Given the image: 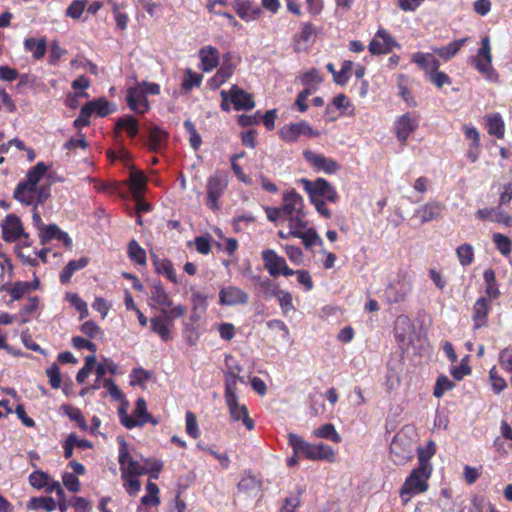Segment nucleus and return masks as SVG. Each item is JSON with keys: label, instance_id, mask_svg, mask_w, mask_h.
<instances>
[{"label": "nucleus", "instance_id": "393cba45", "mask_svg": "<svg viewBox=\"0 0 512 512\" xmlns=\"http://www.w3.org/2000/svg\"><path fill=\"white\" fill-rule=\"evenodd\" d=\"M39 237L42 244H46L52 239H56L62 241L63 244L68 248L72 246V239L56 224L45 225L39 232Z\"/></svg>", "mask_w": 512, "mask_h": 512}, {"label": "nucleus", "instance_id": "7c9ffc66", "mask_svg": "<svg viewBox=\"0 0 512 512\" xmlns=\"http://www.w3.org/2000/svg\"><path fill=\"white\" fill-rule=\"evenodd\" d=\"M23 45L25 51L30 52L35 60H40L45 56L47 50V41L45 37L39 40L34 37L26 38Z\"/></svg>", "mask_w": 512, "mask_h": 512}, {"label": "nucleus", "instance_id": "4d7b16f0", "mask_svg": "<svg viewBox=\"0 0 512 512\" xmlns=\"http://www.w3.org/2000/svg\"><path fill=\"white\" fill-rule=\"evenodd\" d=\"M128 255L132 261L139 265L146 264V252L139 244L132 240L128 246Z\"/></svg>", "mask_w": 512, "mask_h": 512}, {"label": "nucleus", "instance_id": "79ce46f5", "mask_svg": "<svg viewBox=\"0 0 512 512\" xmlns=\"http://www.w3.org/2000/svg\"><path fill=\"white\" fill-rule=\"evenodd\" d=\"M313 436L321 439L331 440L334 443L341 442V436L336 431L335 426L331 423H326L313 431Z\"/></svg>", "mask_w": 512, "mask_h": 512}, {"label": "nucleus", "instance_id": "6e6d98bb", "mask_svg": "<svg viewBox=\"0 0 512 512\" xmlns=\"http://www.w3.org/2000/svg\"><path fill=\"white\" fill-rule=\"evenodd\" d=\"M202 83V75L187 69L182 82V89L186 92L192 90L195 87H199Z\"/></svg>", "mask_w": 512, "mask_h": 512}, {"label": "nucleus", "instance_id": "864d4df0", "mask_svg": "<svg viewBox=\"0 0 512 512\" xmlns=\"http://www.w3.org/2000/svg\"><path fill=\"white\" fill-rule=\"evenodd\" d=\"M331 106L335 107L341 113H348L350 115L353 114L354 111V107L351 101L344 94H338L337 96H335L331 104L328 105L327 110H329Z\"/></svg>", "mask_w": 512, "mask_h": 512}, {"label": "nucleus", "instance_id": "69168bd1", "mask_svg": "<svg viewBox=\"0 0 512 512\" xmlns=\"http://www.w3.org/2000/svg\"><path fill=\"white\" fill-rule=\"evenodd\" d=\"M184 127L189 134V142L194 150H198L202 144V138L197 132L195 125L191 120L184 121Z\"/></svg>", "mask_w": 512, "mask_h": 512}, {"label": "nucleus", "instance_id": "13d9d810", "mask_svg": "<svg viewBox=\"0 0 512 512\" xmlns=\"http://www.w3.org/2000/svg\"><path fill=\"white\" fill-rule=\"evenodd\" d=\"M454 383L446 376L441 375L437 378L433 395L436 398L442 397L447 391H450L454 388Z\"/></svg>", "mask_w": 512, "mask_h": 512}, {"label": "nucleus", "instance_id": "2f4dec72", "mask_svg": "<svg viewBox=\"0 0 512 512\" xmlns=\"http://www.w3.org/2000/svg\"><path fill=\"white\" fill-rule=\"evenodd\" d=\"M125 131L130 138L137 136L139 132L138 121L131 115H124L116 121L115 131Z\"/></svg>", "mask_w": 512, "mask_h": 512}, {"label": "nucleus", "instance_id": "f257e3e1", "mask_svg": "<svg viewBox=\"0 0 512 512\" xmlns=\"http://www.w3.org/2000/svg\"><path fill=\"white\" fill-rule=\"evenodd\" d=\"M47 170L48 167L43 162L31 168L26 179L17 184L13 193L14 198L26 206L43 204L50 197V185L42 182Z\"/></svg>", "mask_w": 512, "mask_h": 512}, {"label": "nucleus", "instance_id": "39448f33", "mask_svg": "<svg viewBox=\"0 0 512 512\" xmlns=\"http://www.w3.org/2000/svg\"><path fill=\"white\" fill-rule=\"evenodd\" d=\"M431 474L432 471L429 468L417 466L412 469L399 490L403 505H407L415 495L425 493L429 489L428 481Z\"/></svg>", "mask_w": 512, "mask_h": 512}, {"label": "nucleus", "instance_id": "680f3d73", "mask_svg": "<svg viewBox=\"0 0 512 512\" xmlns=\"http://www.w3.org/2000/svg\"><path fill=\"white\" fill-rule=\"evenodd\" d=\"M50 475L42 470H36L29 475V483L32 487L40 490L45 488L50 480Z\"/></svg>", "mask_w": 512, "mask_h": 512}, {"label": "nucleus", "instance_id": "7ed1b4c3", "mask_svg": "<svg viewBox=\"0 0 512 512\" xmlns=\"http://www.w3.org/2000/svg\"><path fill=\"white\" fill-rule=\"evenodd\" d=\"M418 434L415 427L404 426L393 437L389 448V459L397 466H404L414 458Z\"/></svg>", "mask_w": 512, "mask_h": 512}, {"label": "nucleus", "instance_id": "a18cd8bd", "mask_svg": "<svg viewBox=\"0 0 512 512\" xmlns=\"http://www.w3.org/2000/svg\"><path fill=\"white\" fill-rule=\"evenodd\" d=\"M129 180L130 189L135 196H138L146 187V177L142 171L132 170Z\"/></svg>", "mask_w": 512, "mask_h": 512}, {"label": "nucleus", "instance_id": "423d86ee", "mask_svg": "<svg viewBox=\"0 0 512 512\" xmlns=\"http://www.w3.org/2000/svg\"><path fill=\"white\" fill-rule=\"evenodd\" d=\"M150 298L157 307L167 318L175 319L183 316L186 313V308L183 305L173 306V302L160 282H154L150 290Z\"/></svg>", "mask_w": 512, "mask_h": 512}, {"label": "nucleus", "instance_id": "37998d69", "mask_svg": "<svg viewBox=\"0 0 512 512\" xmlns=\"http://www.w3.org/2000/svg\"><path fill=\"white\" fill-rule=\"evenodd\" d=\"M3 289L10 294L12 301H18L32 290V285L29 282L18 281L11 286H3Z\"/></svg>", "mask_w": 512, "mask_h": 512}, {"label": "nucleus", "instance_id": "09e8293b", "mask_svg": "<svg viewBox=\"0 0 512 512\" xmlns=\"http://www.w3.org/2000/svg\"><path fill=\"white\" fill-rule=\"evenodd\" d=\"M238 488L240 491L249 494H257L260 491L261 483L256 477L252 475H245L239 481Z\"/></svg>", "mask_w": 512, "mask_h": 512}, {"label": "nucleus", "instance_id": "3c124183", "mask_svg": "<svg viewBox=\"0 0 512 512\" xmlns=\"http://www.w3.org/2000/svg\"><path fill=\"white\" fill-rule=\"evenodd\" d=\"M299 239L302 240V243L303 245L309 249L313 246H322L323 245V240L321 239V237L318 235V233L316 232V230L312 227H308L302 234L301 236L298 237Z\"/></svg>", "mask_w": 512, "mask_h": 512}, {"label": "nucleus", "instance_id": "8fccbe9b", "mask_svg": "<svg viewBox=\"0 0 512 512\" xmlns=\"http://www.w3.org/2000/svg\"><path fill=\"white\" fill-rule=\"evenodd\" d=\"M484 282L486 285V293L490 298H497L499 290L496 283V276L493 269H486L483 273Z\"/></svg>", "mask_w": 512, "mask_h": 512}, {"label": "nucleus", "instance_id": "9b49d317", "mask_svg": "<svg viewBox=\"0 0 512 512\" xmlns=\"http://www.w3.org/2000/svg\"><path fill=\"white\" fill-rule=\"evenodd\" d=\"M120 448L118 462L121 470V477H137L145 474L143 463L135 460L129 453L127 444L123 438H119Z\"/></svg>", "mask_w": 512, "mask_h": 512}, {"label": "nucleus", "instance_id": "aec40b11", "mask_svg": "<svg viewBox=\"0 0 512 512\" xmlns=\"http://www.w3.org/2000/svg\"><path fill=\"white\" fill-rule=\"evenodd\" d=\"M4 240L13 242L24 234V228L20 218L14 214H8L2 223Z\"/></svg>", "mask_w": 512, "mask_h": 512}, {"label": "nucleus", "instance_id": "9d476101", "mask_svg": "<svg viewBox=\"0 0 512 512\" xmlns=\"http://www.w3.org/2000/svg\"><path fill=\"white\" fill-rule=\"evenodd\" d=\"M263 265L271 277L283 275L285 277L294 275V270L289 268L284 257L280 256L273 249H264L261 252Z\"/></svg>", "mask_w": 512, "mask_h": 512}, {"label": "nucleus", "instance_id": "338daca9", "mask_svg": "<svg viewBox=\"0 0 512 512\" xmlns=\"http://www.w3.org/2000/svg\"><path fill=\"white\" fill-rule=\"evenodd\" d=\"M489 380L492 390L496 394L502 392L507 386L506 381L498 374V371L495 367L489 371Z\"/></svg>", "mask_w": 512, "mask_h": 512}, {"label": "nucleus", "instance_id": "412c9836", "mask_svg": "<svg viewBox=\"0 0 512 512\" xmlns=\"http://www.w3.org/2000/svg\"><path fill=\"white\" fill-rule=\"evenodd\" d=\"M200 69L203 72H211L220 62V54L216 47L212 45L203 46L199 52Z\"/></svg>", "mask_w": 512, "mask_h": 512}, {"label": "nucleus", "instance_id": "f704fd0d", "mask_svg": "<svg viewBox=\"0 0 512 512\" xmlns=\"http://www.w3.org/2000/svg\"><path fill=\"white\" fill-rule=\"evenodd\" d=\"M306 213L302 215H294L285 217L287 220L288 230L293 234L294 238H298L309 227L305 220Z\"/></svg>", "mask_w": 512, "mask_h": 512}, {"label": "nucleus", "instance_id": "f8f14e48", "mask_svg": "<svg viewBox=\"0 0 512 512\" xmlns=\"http://www.w3.org/2000/svg\"><path fill=\"white\" fill-rule=\"evenodd\" d=\"M237 63L234 61V56L232 53L227 52L222 57V63L217 70V72L209 79L208 86L212 90L218 89L221 85H223L228 79L232 77L235 72Z\"/></svg>", "mask_w": 512, "mask_h": 512}, {"label": "nucleus", "instance_id": "2eb2a0df", "mask_svg": "<svg viewBox=\"0 0 512 512\" xmlns=\"http://www.w3.org/2000/svg\"><path fill=\"white\" fill-rule=\"evenodd\" d=\"M126 100L129 108L135 113L145 114L150 110L145 91L139 83L127 89Z\"/></svg>", "mask_w": 512, "mask_h": 512}, {"label": "nucleus", "instance_id": "72a5a7b5", "mask_svg": "<svg viewBox=\"0 0 512 512\" xmlns=\"http://www.w3.org/2000/svg\"><path fill=\"white\" fill-rule=\"evenodd\" d=\"M416 451L418 455V466L422 468H429L430 471H433V466L430 463V459L436 453V445L433 441H429L426 447H417Z\"/></svg>", "mask_w": 512, "mask_h": 512}, {"label": "nucleus", "instance_id": "603ef678", "mask_svg": "<svg viewBox=\"0 0 512 512\" xmlns=\"http://www.w3.org/2000/svg\"><path fill=\"white\" fill-rule=\"evenodd\" d=\"M313 461L325 460L333 462L335 460L334 450L327 444L319 443L314 445Z\"/></svg>", "mask_w": 512, "mask_h": 512}, {"label": "nucleus", "instance_id": "4468645a", "mask_svg": "<svg viewBox=\"0 0 512 512\" xmlns=\"http://www.w3.org/2000/svg\"><path fill=\"white\" fill-rule=\"evenodd\" d=\"M394 47H399V44L393 36L383 28L377 30L368 45L369 52L373 55L387 54Z\"/></svg>", "mask_w": 512, "mask_h": 512}, {"label": "nucleus", "instance_id": "c85d7f7f", "mask_svg": "<svg viewBox=\"0 0 512 512\" xmlns=\"http://www.w3.org/2000/svg\"><path fill=\"white\" fill-rule=\"evenodd\" d=\"M442 210L443 207L439 202L431 201L421 206L416 211V215L422 223H426L438 219L441 216Z\"/></svg>", "mask_w": 512, "mask_h": 512}, {"label": "nucleus", "instance_id": "e433bc0d", "mask_svg": "<svg viewBox=\"0 0 512 512\" xmlns=\"http://www.w3.org/2000/svg\"><path fill=\"white\" fill-rule=\"evenodd\" d=\"M88 262V259L85 257L69 261L68 264L63 268V270L60 273V281L62 283H68L72 275L76 271L85 268L88 265Z\"/></svg>", "mask_w": 512, "mask_h": 512}, {"label": "nucleus", "instance_id": "cd10ccee", "mask_svg": "<svg viewBox=\"0 0 512 512\" xmlns=\"http://www.w3.org/2000/svg\"><path fill=\"white\" fill-rule=\"evenodd\" d=\"M469 38L464 37L454 40L443 47H433V53L437 54L444 61H449L461 50V48L468 42Z\"/></svg>", "mask_w": 512, "mask_h": 512}, {"label": "nucleus", "instance_id": "a19ab883", "mask_svg": "<svg viewBox=\"0 0 512 512\" xmlns=\"http://www.w3.org/2000/svg\"><path fill=\"white\" fill-rule=\"evenodd\" d=\"M151 329L154 333L158 334L163 341L170 339V323L161 317H153L150 319Z\"/></svg>", "mask_w": 512, "mask_h": 512}, {"label": "nucleus", "instance_id": "b1692460", "mask_svg": "<svg viewBox=\"0 0 512 512\" xmlns=\"http://www.w3.org/2000/svg\"><path fill=\"white\" fill-rule=\"evenodd\" d=\"M288 443L291 446L294 454L300 455L301 457L313 461L315 444L305 441L302 437L295 433L288 434Z\"/></svg>", "mask_w": 512, "mask_h": 512}, {"label": "nucleus", "instance_id": "ddd939ff", "mask_svg": "<svg viewBox=\"0 0 512 512\" xmlns=\"http://www.w3.org/2000/svg\"><path fill=\"white\" fill-rule=\"evenodd\" d=\"M419 117L411 113H405L396 118L394 122V133L397 140L405 144L410 135L418 128Z\"/></svg>", "mask_w": 512, "mask_h": 512}, {"label": "nucleus", "instance_id": "f3484780", "mask_svg": "<svg viewBox=\"0 0 512 512\" xmlns=\"http://www.w3.org/2000/svg\"><path fill=\"white\" fill-rule=\"evenodd\" d=\"M317 137L319 132L314 130L306 121L284 126L280 130V137L286 142H295L299 136Z\"/></svg>", "mask_w": 512, "mask_h": 512}, {"label": "nucleus", "instance_id": "4c0bfd02", "mask_svg": "<svg viewBox=\"0 0 512 512\" xmlns=\"http://www.w3.org/2000/svg\"><path fill=\"white\" fill-rule=\"evenodd\" d=\"M473 310V320L475 322V328L478 329L486 325L487 315L489 311V306L486 299L479 298L474 304Z\"/></svg>", "mask_w": 512, "mask_h": 512}, {"label": "nucleus", "instance_id": "052dcab7", "mask_svg": "<svg viewBox=\"0 0 512 512\" xmlns=\"http://www.w3.org/2000/svg\"><path fill=\"white\" fill-rule=\"evenodd\" d=\"M29 509H39L43 508L46 511H53L56 508V502L53 498H31L28 502Z\"/></svg>", "mask_w": 512, "mask_h": 512}, {"label": "nucleus", "instance_id": "6ab92c4d", "mask_svg": "<svg viewBox=\"0 0 512 512\" xmlns=\"http://www.w3.org/2000/svg\"><path fill=\"white\" fill-rule=\"evenodd\" d=\"M303 155L306 161L318 171L333 174L340 169V165L335 160L327 158L322 154L305 151Z\"/></svg>", "mask_w": 512, "mask_h": 512}, {"label": "nucleus", "instance_id": "58836bf2", "mask_svg": "<svg viewBox=\"0 0 512 512\" xmlns=\"http://www.w3.org/2000/svg\"><path fill=\"white\" fill-rule=\"evenodd\" d=\"M492 242L494 243L497 251L504 257H508L512 252L511 239L499 232L492 234Z\"/></svg>", "mask_w": 512, "mask_h": 512}, {"label": "nucleus", "instance_id": "ea45409f", "mask_svg": "<svg viewBox=\"0 0 512 512\" xmlns=\"http://www.w3.org/2000/svg\"><path fill=\"white\" fill-rule=\"evenodd\" d=\"M61 410L71 421L76 422L81 430H88V424L79 408L65 404L61 406Z\"/></svg>", "mask_w": 512, "mask_h": 512}, {"label": "nucleus", "instance_id": "5701e85b", "mask_svg": "<svg viewBox=\"0 0 512 512\" xmlns=\"http://www.w3.org/2000/svg\"><path fill=\"white\" fill-rule=\"evenodd\" d=\"M230 93L231 103L233 104L235 110L248 111L254 108L255 102L252 95L244 91L242 88L238 87L237 85H233L230 88Z\"/></svg>", "mask_w": 512, "mask_h": 512}, {"label": "nucleus", "instance_id": "1a4fd4ad", "mask_svg": "<svg viewBox=\"0 0 512 512\" xmlns=\"http://www.w3.org/2000/svg\"><path fill=\"white\" fill-rule=\"evenodd\" d=\"M228 186V176L223 171H216L213 175L208 177L206 183L207 201L206 205L216 210L219 207V199L225 192Z\"/></svg>", "mask_w": 512, "mask_h": 512}, {"label": "nucleus", "instance_id": "bf43d9fd", "mask_svg": "<svg viewBox=\"0 0 512 512\" xmlns=\"http://www.w3.org/2000/svg\"><path fill=\"white\" fill-rule=\"evenodd\" d=\"M163 465V462L159 459L147 458L143 461V470H145V474H149L150 478L158 479Z\"/></svg>", "mask_w": 512, "mask_h": 512}, {"label": "nucleus", "instance_id": "a211bd4d", "mask_svg": "<svg viewBox=\"0 0 512 512\" xmlns=\"http://www.w3.org/2000/svg\"><path fill=\"white\" fill-rule=\"evenodd\" d=\"M281 208L285 217L302 215L304 211V199L295 190H287L282 195Z\"/></svg>", "mask_w": 512, "mask_h": 512}, {"label": "nucleus", "instance_id": "20e7f679", "mask_svg": "<svg viewBox=\"0 0 512 512\" xmlns=\"http://www.w3.org/2000/svg\"><path fill=\"white\" fill-rule=\"evenodd\" d=\"M224 400L230 420L232 422L241 421L246 429L252 430L254 428V421L249 417L247 406L239 400L238 388L235 387V377L232 374L227 376V384L224 388Z\"/></svg>", "mask_w": 512, "mask_h": 512}, {"label": "nucleus", "instance_id": "5fc2aeb1", "mask_svg": "<svg viewBox=\"0 0 512 512\" xmlns=\"http://www.w3.org/2000/svg\"><path fill=\"white\" fill-rule=\"evenodd\" d=\"M488 133L503 138L504 136V122L499 114H494L488 118L487 121Z\"/></svg>", "mask_w": 512, "mask_h": 512}, {"label": "nucleus", "instance_id": "dca6fc26", "mask_svg": "<svg viewBox=\"0 0 512 512\" xmlns=\"http://www.w3.org/2000/svg\"><path fill=\"white\" fill-rule=\"evenodd\" d=\"M218 296L222 306L246 305L249 300L248 293L234 285L221 288Z\"/></svg>", "mask_w": 512, "mask_h": 512}, {"label": "nucleus", "instance_id": "0e129e2a", "mask_svg": "<svg viewBox=\"0 0 512 512\" xmlns=\"http://www.w3.org/2000/svg\"><path fill=\"white\" fill-rule=\"evenodd\" d=\"M87 0H73L65 11V15L73 20H78L83 14Z\"/></svg>", "mask_w": 512, "mask_h": 512}, {"label": "nucleus", "instance_id": "de8ad7c7", "mask_svg": "<svg viewBox=\"0 0 512 512\" xmlns=\"http://www.w3.org/2000/svg\"><path fill=\"white\" fill-rule=\"evenodd\" d=\"M225 365L227 367V370L224 372V386L227 384V376L229 374H232L235 377V387H237L238 382L242 381V378L239 376V373L242 371L241 365L231 355H226Z\"/></svg>", "mask_w": 512, "mask_h": 512}, {"label": "nucleus", "instance_id": "f03ea898", "mask_svg": "<svg viewBox=\"0 0 512 512\" xmlns=\"http://www.w3.org/2000/svg\"><path fill=\"white\" fill-rule=\"evenodd\" d=\"M300 183L307 192L315 210L323 218L330 219L332 212L328 209L327 203L336 204L339 201V194L336 188L324 178H317L314 181L302 178Z\"/></svg>", "mask_w": 512, "mask_h": 512}, {"label": "nucleus", "instance_id": "774afa93", "mask_svg": "<svg viewBox=\"0 0 512 512\" xmlns=\"http://www.w3.org/2000/svg\"><path fill=\"white\" fill-rule=\"evenodd\" d=\"M450 373L457 381L462 380L465 376L471 373V368L468 365L467 357L463 358L458 366H453Z\"/></svg>", "mask_w": 512, "mask_h": 512}, {"label": "nucleus", "instance_id": "a878e982", "mask_svg": "<svg viewBox=\"0 0 512 512\" xmlns=\"http://www.w3.org/2000/svg\"><path fill=\"white\" fill-rule=\"evenodd\" d=\"M168 133L157 126L148 129L147 140L145 145L152 152H158L166 144Z\"/></svg>", "mask_w": 512, "mask_h": 512}, {"label": "nucleus", "instance_id": "473e14b6", "mask_svg": "<svg viewBox=\"0 0 512 512\" xmlns=\"http://www.w3.org/2000/svg\"><path fill=\"white\" fill-rule=\"evenodd\" d=\"M395 337L401 341H406L407 337L412 333L413 331V324L410 320V318L406 315H400L396 318L395 321Z\"/></svg>", "mask_w": 512, "mask_h": 512}, {"label": "nucleus", "instance_id": "4be33fe9", "mask_svg": "<svg viewBox=\"0 0 512 512\" xmlns=\"http://www.w3.org/2000/svg\"><path fill=\"white\" fill-rule=\"evenodd\" d=\"M233 8L237 15L246 22L254 21L262 14L261 8L248 0H235Z\"/></svg>", "mask_w": 512, "mask_h": 512}, {"label": "nucleus", "instance_id": "bb28decb", "mask_svg": "<svg viewBox=\"0 0 512 512\" xmlns=\"http://www.w3.org/2000/svg\"><path fill=\"white\" fill-rule=\"evenodd\" d=\"M411 60L424 70L427 76L440 67L439 61L430 53L416 52L412 54Z\"/></svg>", "mask_w": 512, "mask_h": 512}, {"label": "nucleus", "instance_id": "49530a36", "mask_svg": "<svg viewBox=\"0 0 512 512\" xmlns=\"http://www.w3.org/2000/svg\"><path fill=\"white\" fill-rule=\"evenodd\" d=\"M456 255L462 266H469L474 261V248L468 243L461 244L456 248Z\"/></svg>", "mask_w": 512, "mask_h": 512}, {"label": "nucleus", "instance_id": "0eeeda50", "mask_svg": "<svg viewBox=\"0 0 512 512\" xmlns=\"http://www.w3.org/2000/svg\"><path fill=\"white\" fill-rule=\"evenodd\" d=\"M471 62L487 81H498V73L492 66V53L488 36L482 38L481 47L478 49L477 54L471 58Z\"/></svg>", "mask_w": 512, "mask_h": 512}, {"label": "nucleus", "instance_id": "e2e57ef3", "mask_svg": "<svg viewBox=\"0 0 512 512\" xmlns=\"http://www.w3.org/2000/svg\"><path fill=\"white\" fill-rule=\"evenodd\" d=\"M352 67H353L352 61H350V60L343 61L342 65H341V69L339 71H337V74H335V83L338 85H341V86L345 85L351 77Z\"/></svg>", "mask_w": 512, "mask_h": 512}, {"label": "nucleus", "instance_id": "6e6552de", "mask_svg": "<svg viewBox=\"0 0 512 512\" xmlns=\"http://www.w3.org/2000/svg\"><path fill=\"white\" fill-rule=\"evenodd\" d=\"M119 418L121 424L127 429L143 426L146 423H151L153 425L158 424V421L148 412L146 401L143 398L137 399L135 408L131 415L127 414L123 408H120Z\"/></svg>", "mask_w": 512, "mask_h": 512}, {"label": "nucleus", "instance_id": "c756f323", "mask_svg": "<svg viewBox=\"0 0 512 512\" xmlns=\"http://www.w3.org/2000/svg\"><path fill=\"white\" fill-rule=\"evenodd\" d=\"M40 299L37 296L28 299V302L19 310L18 321L20 324L29 322L39 315Z\"/></svg>", "mask_w": 512, "mask_h": 512}, {"label": "nucleus", "instance_id": "c03bdc74", "mask_svg": "<svg viewBox=\"0 0 512 512\" xmlns=\"http://www.w3.org/2000/svg\"><path fill=\"white\" fill-rule=\"evenodd\" d=\"M271 295L275 296L278 299L283 314L286 315L294 310L292 295L289 291L274 289L271 292Z\"/></svg>", "mask_w": 512, "mask_h": 512}, {"label": "nucleus", "instance_id": "c9c22d12", "mask_svg": "<svg viewBox=\"0 0 512 512\" xmlns=\"http://www.w3.org/2000/svg\"><path fill=\"white\" fill-rule=\"evenodd\" d=\"M85 105L91 113H96L100 117L107 116L115 111V105L104 98L89 101Z\"/></svg>", "mask_w": 512, "mask_h": 512}]
</instances>
